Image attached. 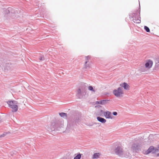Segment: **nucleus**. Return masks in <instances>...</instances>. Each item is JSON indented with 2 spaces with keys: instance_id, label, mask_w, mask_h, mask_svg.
Segmentation results:
<instances>
[{
  "instance_id": "nucleus-1",
  "label": "nucleus",
  "mask_w": 159,
  "mask_h": 159,
  "mask_svg": "<svg viewBox=\"0 0 159 159\" xmlns=\"http://www.w3.org/2000/svg\"><path fill=\"white\" fill-rule=\"evenodd\" d=\"M113 151L116 155L120 157H123L125 155L124 147L120 144H118L115 146Z\"/></svg>"
},
{
  "instance_id": "nucleus-2",
  "label": "nucleus",
  "mask_w": 159,
  "mask_h": 159,
  "mask_svg": "<svg viewBox=\"0 0 159 159\" xmlns=\"http://www.w3.org/2000/svg\"><path fill=\"white\" fill-rule=\"evenodd\" d=\"M7 103L8 104L9 107L12 109V112H14L17 111L18 108V103L17 101L11 100L7 101Z\"/></svg>"
},
{
  "instance_id": "nucleus-3",
  "label": "nucleus",
  "mask_w": 159,
  "mask_h": 159,
  "mask_svg": "<svg viewBox=\"0 0 159 159\" xmlns=\"http://www.w3.org/2000/svg\"><path fill=\"white\" fill-rule=\"evenodd\" d=\"M114 95L117 97H120L123 96L124 92L122 88L119 87L117 89H114L113 91Z\"/></svg>"
},
{
  "instance_id": "nucleus-4",
  "label": "nucleus",
  "mask_w": 159,
  "mask_h": 159,
  "mask_svg": "<svg viewBox=\"0 0 159 159\" xmlns=\"http://www.w3.org/2000/svg\"><path fill=\"white\" fill-rule=\"evenodd\" d=\"M131 144V149L133 152L136 151L138 150L140 147L139 144L137 142L134 141L130 143Z\"/></svg>"
},
{
  "instance_id": "nucleus-5",
  "label": "nucleus",
  "mask_w": 159,
  "mask_h": 159,
  "mask_svg": "<svg viewBox=\"0 0 159 159\" xmlns=\"http://www.w3.org/2000/svg\"><path fill=\"white\" fill-rule=\"evenodd\" d=\"M140 10H138L135 11H134L133 13L130 14L129 15V17L130 18H133L134 17H136L137 16H140Z\"/></svg>"
},
{
  "instance_id": "nucleus-6",
  "label": "nucleus",
  "mask_w": 159,
  "mask_h": 159,
  "mask_svg": "<svg viewBox=\"0 0 159 159\" xmlns=\"http://www.w3.org/2000/svg\"><path fill=\"white\" fill-rule=\"evenodd\" d=\"M104 115L107 119H111L113 117L111 113L107 111L104 112Z\"/></svg>"
},
{
  "instance_id": "nucleus-7",
  "label": "nucleus",
  "mask_w": 159,
  "mask_h": 159,
  "mask_svg": "<svg viewBox=\"0 0 159 159\" xmlns=\"http://www.w3.org/2000/svg\"><path fill=\"white\" fill-rule=\"evenodd\" d=\"M83 89L81 91L80 89H79L77 91L76 95L79 98L82 97V94L83 93Z\"/></svg>"
},
{
  "instance_id": "nucleus-8",
  "label": "nucleus",
  "mask_w": 159,
  "mask_h": 159,
  "mask_svg": "<svg viewBox=\"0 0 159 159\" xmlns=\"http://www.w3.org/2000/svg\"><path fill=\"white\" fill-rule=\"evenodd\" d=\"M139 18H140V16H137L136 17L133 18L132 21L135 23H141V20Z\"/></svg>"
},
{
  "instance_id": "nucleus-9",
  "label": "nucleus",
  "mask_w": 159,
  "mask_h": 159,
  "mask_svg": "<svg viewBox=\"0 0 159 159\" xmlns=\"http://www.w3.org/2000/svg\"><path fill=\"white\" fill-rule=\"evenodd\" d=\"M152 61L149 60H148V61L146 63L145 66L146 68H150L152 66Z\"/></svg>"
},
{
  "instance_id": "nucleus-10",
  "label": "nucleus",
  "mask_w": 159,
  "mask_h": 159,
  "mask_svg": "<svg viewBox=\"0 0 159 159\" xmlns=\"http://www.w3.org/2000/svg\"><path fill=\"white\" fill-rule=\"evenodd\" d=\"M120 85L121 87H123L124 89L125 90H127L129 89V85L126 83L125 82L123 83L122 84H120Z\"/></svg>"
},
{
  "instance_id": "nucleus-11",
  "label": "nucleus",
  "mask_w": 159,
  "mask_h": 159,
  "mask_svg": "<svg viewBox=\"0 0 159 159\" xmlns=\"http://www.w3.org/2000/svg\"><path fill=\"white\" fill-rule=\"evenodd\" d=\"M154 148V147L153 146H151L146 152L145 153L146 154H148L151 152H152L153 153Z\"/></svg>"
},
{
  "instance_id": "nucleus-12",
  "label": "nucleus",
  "mask_w": 159,
  "mask_h": 159,
  "mask_svg": "<svg viewBox=\"0 0 159 159\" xmlns=\"http://www.w3.org/2000/svg\"><path fill=\"white\" fill-rule=\"evenodd\" d=\"M97 119L98 121L102 123H105L106 122V119L100 117H97Z\"/></svg>"
},
{
  "instance_id": "nucleus-13",
  "label": "nucleus",
  "mask_w": 159,
  "mask_h": 159,
  "mask_svg": "<svg viewBox=\"0 0 159 159\" xmlns=\"http://www.w3.org/2000/svg\"><path fill=\"white\" fill-rule=\"evenodd\" d=\"M101 155L100 153H94L93 156V158L97 159Z\"/></svg>"
},
{
  "instance_id": "nucleus-14",
  "label": "nucleus",
  "mask_w": 159,
  "mask_h": 159,
  "mask_svg": "<svg viewBox=\"0 0 159 159\" xmlns=\"http://www.w3.org/2000/svg\"><path fill=\"white\" fill-rule=\"evenodd\" d=\"M59 115L61 117L64 118H66L67 116V114L63 112L59 113Z\"/></svg>"
},
{
  "instance_id": "nucleus-15",
  "label": "nucleus",
  "mask_w": 159,
  "mask_h": 159,
  "mask_svg": "<svg viewBox=\"0 0 159 159\" xmlns=\"http://www.w3.org/2000/svg\"><path fill=\"white\" fill-rule=\"evenodd\" d=\"M81 154L80 153L78 154L77 156L74 157V159H80L81 158Z\"/></svg>"
},
{
  "instance_id": "nucleus-16",
  "label": "nucleus",
  "mask_w": 159,
  "mask_h": 159,
  "mask_svg": "<svg viewBox=\"0 0 159 159\" xmlns=\"http://www.w3.org/2000/svg\"><path fill=\"white\" fill-rule=\"evenodd\" d=\"M87 62H88V61H86L85 62V64L84 65V68L86 69H87L88 68H89L90 67L89 65V64L87 65Z\"/></svg>"
},
{
  "instance_id": "nucleus-17",
  "label": "nucleus",
  "mask_w": 159,
  "mask_h": 159,
  "mask_svg": "<svg viewBox=\"0 0 159 159\" xmlns=\"http://www.w3.org/2000/svg\"><path fill=\"white\" fill-rule=\"evenodd\" d=\"M102 101V105H105L107 104L109 101L108 100H104Z\"/></svg>"
},
{
  "instance_id": "nucleus-18",
  "label": "nucleus",
  "mask_w": 159,
  "mask_h": 159,
  "mask_svg": "<svg viewBox=\"0 0 159 159\" xmlns=\"http://www.w3.org/2000/svg\"><path fill=\"white\" fill-rule=\"evenodd\" d=\"M144 29L147 32H150V30L149 28L147 26H145L144 27Z\"/></svg>"
},
{
  "instance_id": "nucleus-19",
  "label": "nucleus",
  "mask_w": 159,
  "mask_h": 159,
  "mask_svg": "<svg viewBox=\"0 0 159 159\" xmlns=\"http://www.w3.org/2000/svg\"><path fill=\"white\" fill-rule=\"evenodd\" d=\"M39 60L41 61H44L45 60V58L43 56H40L39 57Z\"/></svg>"
},
{
  "instance_id": "nucleus-20",
  "label": "nucleus",
  "mask_w": 159,
  "mask_h": 159,
  "mask_svg": "<svg viewBox=\"0 0 159 159\" xmlns=\"http://www.w3.org/2000/svg\"><path fill=\"white\" fill-rule=\"evenodd\" d=\"M91 91H93L94 92L95 91L93 89V88L92 86H89L88 88Z\"/></svg>"
},
{
  "instance_id": "nucleus-21",
  "label": "nucleus",
  "mask_w": 159,
  "mask_h": 159,
  "mask_svg": "<svg viewBox=\"0 0 159 159\" xmlns=\"http://www.w3.org/2000/svg\"><path fill=\"white\" fill-rule=\"evenodd\" d=\"M7 134V133H4L2 134H1L0 135V138L2 137H4L5 135H6Z\"/></svg>"
},
{
  "instance_id": "nucleus-22",
  "label": "nucleus",
  "mask_w": 159,
  "mask_h": 159,
  "mask_svg": "<svg viewBox=\"0 0 159 159\" xmlns=\"http://www.w3.org/2000/svg\"><path fill=\"white\" fill-rule=\"evenodd\" d=\"M159 151V149H155L154 148V150L153 152V153H154L156 152H158Z\"/></svg>"
},
{
  "instance_id": "nucleus-23",
  "label": "nucleus",
  "mask_w": 159,
  "mask_h": 159,
  "mask_svg": "<svg viewBox=\"0 0 159 159\" xmlns=\"http://www.w3.org/2000/svg\"><path fill=\"white\" fill-rule=\"evenodd\" d=\"M90 59V57L89 56H87L85 57V59L86 61H88Z\"/></svg>"
},
{
  "instance_id": "nucleus-24",
  "label": "nucleus",
  "mask_w": 159,
  "mask_h": 159,
  "mask_svg": "<svg viewBox=\"0 0 159 159\" xmlns=\"http://www.w3.org/2000/svg\"><path fill=\"white\" fill-rule=\"evenodd\" d=\"M112 114L114 116H116L117 115V113L116 112H113Z\"/></svg>"
},
{
  "instance_id": "nucleus-25",
  "label": "nucleus",
  "mask_w": 159,
  "mask_h": 159,
  "mask_svg": "<svg viewBox=\"0 0 159 159\" xmlns=\"http://www.w3.org/2000/svg\"><path fill=\"white\" fill-rule=\"evenodd\" d=\"M99 101V104L102 105V101L101 100V101Z\"/></svg>"
},
{
  "instance_id": "nucleus-26",
  "label": "nucleus",
  "mask_w": 159,
  "mask_h": 159,
  "mask_svg": "<svg viewBox=\"0 0 159 159\" xmlns=\"http://www.w3.org/2000/svg\"><path fill=\"white\" fill-rule=\"evenodd\" d=\"M95 104L97 105L99 104V101H96V102Z\"/></svg>"
},
{
  "instance_id": "nucleus-27",
  "label": "nucleus",
  "mask_w": 159,
  "mask_h": 159,
  "mask_svg": "<svg viewBox=\"0 0 159 159\" xmlns=\"http://www.w3.org/2000/svg\"><path fill=\"white\" fill-rule=\"evenodd\" d=\"M104 112L103 111V110H100V112L104 113Z\"/></svg>"
},
{
  "instance_id": "nucleus-28",
  "label": "nucleus",
  "mask_w": 159,
  "mask_h": 159,
  "mask_svg": "<svg viewBox=\"0 0 159 159\" xmlns=\"http://www.w3.org/2000/svg\"><path fill=\"white\" fill-rule=\"evenodd\" d=\"M157 62L158 63H159V58L157 60Z\"/></svg>"
},
{
  "instance_id": "nucleus-29",
  "label": "nucleus",
  "mask_w": 159,
  "mask_h": 159,
  "mask_svg": "<svg viewBox=\"0 0 159 159\" xmlns=\"http://www.w3.org/2000/svg\"><path fill=\"white\" fill-rule=\"evenodd\" d=\"M157 157H159V153H158V154H157Z\"/></svg>"
},
{
  "instance_id": "nucleus-30",
  "label": "nucleus",
  "mask_w": 159,
  "mask_h": 159,
  "mask_svg": "<svg viewBox=\"0 0 159 159\" xmlns=\"http://www.w3.org/2000/svg\"><path fill=\"white\" fill-rule=\"evenodd\" d=\"M157 148L159 149V145H158Z\"/></svg>"
}]
</instances>
